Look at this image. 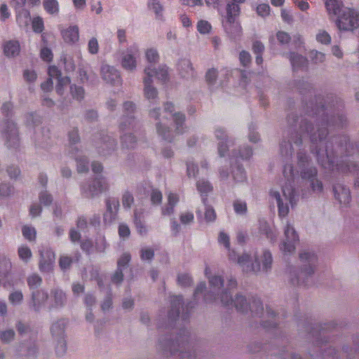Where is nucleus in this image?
<instances>
[{
	"label": "nucleus",
	"instance_id": "obj_1",
	"mask_svg": "<svg viewBox=\"0 0 359 359\" xmlns=\"http://www.w3.org/2000/svg\"><path fill=\"white\" fill-rule=\"evenodd\" d=\"M330 102L323 104L320 97H316V103L310 102L305 105L306 111L300 117L296 114L287 116L288 140H283L280 151L286 160H290L294 144L302 145L303 138L308 137L311 142V151L315 154L322 168L331 172L355 173L358 165L351 161L359 153L358 146L351 143L346 135L327 138L328 128H339L346 124L343 113L344 104L337 97L327 98Z\"/></svg>",
	"mask_w": 359,
	"mask_h": 359
},
{
	"label": "nucleus",
	"instance_id": "obj_2",
	"mask_svg": "<svg viewBox=\"0 0 359 359\" xmlns=\"http://www.w3.org/2000/svg\"><path fill=\"white\" fill-rule=\"evenodd\" d=\"M298 171L294 172L291 163H285L283 166L284 183L282 184V193L271 190L270 196L277 203L278 215L285 218L288 215L290 208H294L299 201V194L295 185L301 180L303 182H308L314 193L320 194L323 190V185L317 178L318 170L311 165V161L304 149L297 151Z\"/></svg>",
	"mask_w": 359,
	"mask_h": 359
},
{
	"label": "nucleus",
	"instance_id": "obj_3",
	"mask_svg": "<svg viewBox=\"0 0 359 359\" xmlns=\"http://www.w3.org/2000/svg\"><path fill=\"white\" fill-rule=\"evenodd\" d=\"M210 269L205 267V275L208 279L210 290H206L205 282H201L195 289L194 298L198 301L201 296L205 303H220L226 308L235 307L241 313H248L249 311L254 316H262L264 315V307L259 298L252 297L248 301L243 295L238 294L234 299L232 298L231 290L236 288L237 281L230 277L228 279L226 287H224V279L220 275L210 276Z\"/></svg>",
	"mask_w": 359,
	"mask_h": 359
},
{
	"label": "nucleus",
	"instance_id": "obj_4",
	"mask_svg": "<svg viewBox=\"0 0 359 359\" xmlns=\"http://www.w3.org/2000/svg\"><path fill=\"white\" fill-rule=\"evenodd\" d=\"M215 136L218 140L217 150L220 157L229 156L231 162V176L235 184H242L247 182L248 177L240 161H245L250 159L253 151L251 147L247 144L241 146L238 149H233L230 152V148L234 144V140L229 137L224 128L217 127Z\"/></svg>",
	"mask_w": 359,
	"mask_h": 359
},
{
	"label": "nucleus",
	"instance_id": "obj_5",
	"mask_svg": "<svg viewBox=\"0 0 359 359\" xmlns=\"http://www.w3.org/2000/svg\"><path fill=\"white\" fill-rule=\"evenodd\" d=\"M218 242L229 251V260L238 263L243 271L257 273L263 271L267 272L271 269L273 257L269 250L264 249L260 254L256 252L253 257L245 252L238 257L234 250L230 249L228 234L221 231L219 234Z\"/></svg>",
	"mask_w": 359,
	"mask_h": 359
},
{
	"label": "nucleus",
	"instance_id": "obj_6",
	"mask_svg": "<svg viewBox=\"0 0 359 359\" xmlns=\"http://www.w3.org/2000/svg\"><path fill=\"white\" fill-rule=\"evenodd\" d=\"M149 116L158 121L156 123V131L158 135L165 141L171 142L175 138L174 133L167 127L165 120L172 119L175 126V134L182 135L187 131V127L184 124V114L175 112V107L172 102H167L164 104V110L162 112L160 108L151 110Z\"/></svg>",
	"mask_w": 359,
	"mask_h": 359
},
{
	"label": "nucleus",
	"instance_id": "obj_7",
	"mask_svg": "<svg viewBox=\"0 0 359 359\" xmlns=\"http://www.w3.org/2000/svg\"><path fill=\"white\" fill-rule=\"evenodd\" d=\"M299 259L303 264L300 271L297 272L292 268L288 269L290 281L294 285L309 286L316 266L317 256L313 252L305 251L299 254Z\"/></svg>",
	"mask_w": 359,
	"mask_h": 359
},
{
	"label": "nucleus",
	"instance_id": "obj_8",
	"mask_svg": "<svg viewBox=\"0 0 359 359\" xmlns=\"http://www.w3.org/2000/svg\"><path fill=\"white\" fill-rule=\"evenodd\" d=\"M190 338L189 332L182 330L175 340H161L159 344L165 352H170L171 355L179 351L181 359H193L196 357V353Z\"/></svg>",
	"mask_w": 359,
	"mask_h": 359
},
{
	"label": "nucleus",
	"instance_id": "obj_9",
	"mask_svg": "<svg viewBox=\"0 0 359 359\" xmlns=\"http://www.w3.org/2000/svg\"><path fill=\"white\" fill-rule=\"evenodd\" d=\"M245 0H231L226 6L224 13L222 14V24L224 32L231 39L239 37L242 34V27L238 16L241 13L240 4Z\"/></svg>",
	"mask_w": 359,
	"mask_h": 359
},
{
	"label": "nucleus",
	"instance_id": "obj_10",
	"mask_svg": "<svg viewBox=\"0 0 359 359\" xmlns=\"http://www.w3.org/2000/svg\"><path fill=\"white\" fill-rule=\"evenodd\" d=\"M135 105L132 102H126L123 104L124 115L120 123V130L123 133L121 136V144L123 148L133 149L136 145V139L129 130L136 131L137 122L135 121L133 114L135 111Z\"/></svg>",
	"mask_w": 359,
	"mask_h": 359
},
{
	"label": "nucleus",
	"instance_id": "obj_11",
	"mask_svg": "<svg viewBox=\"0 0 359 359\" xmlns=\"http://www.w3.org/2000/svg\"><path fill=\"white\" fill-rule=\"evenodd\" d=\"M13 108V104L9 102H5L1 107V113L5 116L1 133L8 148L16 149L20 145V138L17 125L12 118Z\"/></svg>",
	"mask_w": 359,
	"mask_h": 359
},
{
	"label": "nucleus",
	"instance_id": "obj_12",
	"mask_svg": "<svg viewBox=\"0 0 359 359\" xmlns=\"http://www.w3.org/2000/svg\"><path fill=\"white\" fill-rule=\"evenodd\" d=\"M92 170L97 175L96 177L88 183L81 184V194L86 198H93L98 196L108 188L106 179L101 175L103 166L100 163L93 162Z\"/></svg>",
	"mask_w": 359,
	"mask_h": 359
},
{
	"label": "nucleus",
	"instance_id": "obj_13",
	"mask_svg": "<svg viewBox=\"0 0 359 359\" xmlns=\"http://www.w3.org/2000/svg\"><path fill=\"white\" fill-rule=\"evenodd\" d=\"M41 117L36 113H31L27 115L26 125L30 130H34L33 140L36 146L44 147L50 139V130L48 128L42 127Z\"/></svg>",
	"mask_w": 359,
	"mask_h": 359
},
{
	"label": "nucleus",
	"instance_id": "obj_14",
	"mask_svg": "<svg viewBox=\"0 0 359 359\" xmlns=\"http://www.w3.org/2000/svg\"><path fill=\"white\" fill-rule=\"evenodd\" d=\"M68 137L69 142V153L76 162L77 171L79 172H87L88 170V161L87 158L82 154V151H80L76 146V144L79 142L77 129H74L69 132Z\"/></svg>",
	"mask_w": 359,
	"mask_h": 359
},
{
	"label": "nucleus",
	"instance_id": "obj_15",
	"mask_svg": "<svg viewBox=\"0 0 359 359\" xmlns=\"http://www.w3.org/2000/svg\"><path fill=\"white\" fill-rule=\"evenodd\" d=\"M299 240V235L294 226L287 221L284 227V240L280 244V251L284 255L292 254L296 249V245L298 243Z\"/></svg>",
	"mask_w": 359,
	"mask_h": 359
},
{
	"label": "nucleus",
	"instance_id": "obj_16",
	"mask_svg": "<svg viewBox=\"0 0 359 359\" xmlns=\"http://www.w3.org/2000/svg\"><path fill=\"white\" fill-rule=\"evenodd\" d=\"M192 302L188 303L185 306L183 304V298L181 295H173L170 297V310L168 312V318L170 321H175L179 318L182 309V318L187 320L189 316V308H192Z\"/></svg>",
	"mask_w": 359,
	"mask_h": 359
},
{
	"label": "nucleus",
	"instance_id": "obj_17",
	"mask_svg": "<svg viewBox=\"0 0 359 359\" xmlns=\"http://www.w3.org/2000/svg\"><path fill=\"white\" fill-rule=\"evenodd\" d=\"M337 25L341 30L352 31L359 27V13L351 8H345L338 15Z\"/></svg>",
	"mask_w": 359,
	"mask_h": 359
},
{
	"label": "nucleus",
	"instance_id": "obj_18",
	"mask_svg": "<svg viewBox=\"0 0 359 359\" xmlns=\"http://www.w3.org/2000/svg\"><path fill=\"white\" fill-rule=\"evenodd\" d=\"M140 55L139 45L136 43L131 44L121 53V67L127 71H134L137 67V59L140 57Z\"/></svg>",
	"mask_w": 359,
	"mask_h": 359
},
{
	"label": "nucleus",
	"instance_id": "obj_19",
	"mask_svg": "<svg viewBox=\"0 0 359 359\" xmlns=\"http://www.w3.org/2000/svg\"><path fill=\"white\" fill-rule=\"evenodd\" d=\"M39 268L42 273H49L53 269L55 262V252L48 246H42L39 250Z\"/></svg>",
	"mask_w": 359,
	"mask_h": 359
},
{
	"label": "nucleus",
	"instance_id": "obj_20",
	"mask_svg": "<svg viewBox=\"0 0 359 359\" xmlns=\"http://www.w3.org/2000/svg\"><path fill=\"white\" fill-rule=\"evenodd\" d=\"M48 79H55L57 80L56 92L58 95H62L65 93V89L67 87L71 82L69 76H62L60 70L55 66H50L48 67Z\"/></svg>",
	"mask_w": 359,
	"mask_h": 359
},
{
	"label": "nucleus",
	"instance_id": "obj_21",
	"mask_svg": "<svg viewBox=\"0 0 359 359\" xmlns=\"http://www.w3.org/2000/svg\"><path fill=\"white\" fill-rule=\"evenodd\" d=\"M131 259V256L128 252H124L117 261V269L111 276V283L114 285H120L123 280V271L125 270Z\"/></svg>",
	"mask_w": 359,
	"mask_h": 359
},
{
	"label": "nucleus",
	"instance_id": "obj_22",
	"mask_svg": "<svg viewBox=\"0 0 359 359\" xmlns=\"http://www.w3.org/2000/svg\"><path fill=\"white\" fill-rule=\"evenodd\" d=\"M95 145L100 155L107 156L115 149L116 142L111 136L101 134L99 140L95 142Z\"/></svg>",
	"mask_w": 359,
	"mask_h": 359
},
{
	"label": "nucleus",
	"instance_id": "obj_23",
	"mask_svg": "<svg viewBox=\"0 0 359 359\" xmlns=\"http://www.w3.org/2000/svg\"><path fill=\"white\" fill-rule=\"evenodd\" d=\"M67 302V295L58 287L50 290L48 299V309H58L65 306Z\"/></svg>",
	"mask_w": 359,
	"mask_h": 359
},
{
	"label": "nucleus",
	"instance_id": "obj_24",
	"mask_svg": "<svg viewBox=\"0 0 359 359\" xmlns=\"http://www.w3.org/2000/svg\"><path fill=\"white\" fill-rule=\"evenodd\" d=\"M144 74L145 77L152 80L155 77L163 83L168 81V68L164 65H159L158 68L154 67L153 65H148L144 69Z\"/></svg>",
	"mask_w": 359,
	"mask_h": 359
},
{
	"label": "nucleus",
	"instance_id": "obj_25",
	"mask_svg": "<svg viewBox=\"0 0 359 359\" xmlns=\"http://www.w3.org/2000/svg\"><path fill=\"white\" fill-rule=\"evenodd\" d=\"M49 294L43 290H36L32 292L30 306L35 311H39L46 305L48 308Z\"/></svg>",
	"mask_w": 359,
	"mask_h": 359
},
{
	"label": "nucleus",
	"instance_id": "obj_26",
	"mask_svg": "<svg viewBox=\"0 0 359 359\" xmlns=\"http://www.w3.org/2000/svg\"><path fill=\"white\" fill-rule=\"evenodd\" d=\"M106 212L104 214L103 219L106 224L112 223L116 218L118 208L119 201L116 198H109L106 200Z\"/></svg>",
	"mask_w": 359,
	"mask_h": 359
},
{
	"label": "nucleus",
	"instance_id": "obj_27",
	"mask_svg": "<svg viewBox=\"0 0 359 359\" xmlns=\"http://www.w3.org/2000/svg\"><path fill=\"white\" fill-rule=\"evenodd\" d=\"M102 79L107 83L113 85L121 83V79L119 72L108 65H103L101 67Z\"/></svg>",
	"mask_w": 359,
	"mask_h": 359
},
{
	"label": "nucleus",
	"instance_id": "obj_28",
	"mask_svg": "<svg viewBox=\"0 0 359 359\" xmlns=\"http://www.w3.org/2000/svg\"><path fill=\"white\" fill-rule=\"evenodd\" d=\"M333 192L334 198L339 203L343 205L349 204L351 197L348 188L341 184H335L333 185Z\"/></svg>",
	"mask_w": 359,
	"mask_h": 359
},
{
	"label": "nucleus",
	"instance_id": "obj_29",
	"mask_svg": "<svg viewBox=\"0 0 359 359\" xmlns=\"http://www.w3.org/2000/svg\"><path fill=\"white\" fill-rule=\"evenodd\" d=\"M177 70L182 77L190 79L194 76V69L189 59H180L177 65Z\"/></svg>",
	"mask_w": 359,
	"mask_h": 359
},
{
	"label": "nucleus",
	"instance_id": "obj_30",
	"mask_svg": "<svg viewBox=\"0 0 359 359\" xmlns=\"http://www.w3.org/2000/svg\"><path fill=\"white\" fill-rule=\"evenodd\" d=\"M289 59L294 71L307 67L308 60L304 56L291 52L289 55Z\"/></svg>",
	"mask_w": 359,
	"mask_h": 359
},
{
	"label": "nucleus",
	"instance_id": "obj_31",
	"mask_svg": "<svg viewBox=\"0 0 359 359\" xmlns=\"http://www.w3.org/2000/svg\"><path fill=\"white\" fill-rule=\"evenodd\" d=\"M4 53L7 57H13L19 55L20 45L17 40L7 41L4 43Z\"/></svg>",
	"mask_w": 359,
	"mask_h": 359
},
{
	"label": "nucleus",
	"instance_id": "obj_32",
	"mask_svg": "<svg viewBox=\"0 0 359 359\" xmlns=\"http://www.w3.org/2000/svg\"><path fill=\"white\" fill-rule=\"evenodd\" d=\"M15 11L16 21L18 25L22 28H27L31 22L29 11L24 8H16Z\"/></svg>",
	"mask_w": 359,
	"mask_h": 359
},
{
	"label": "nucleus",
	"instance_id": "obj_33",
	"mask_svg": "<svg viewBox=\"0 0 359 359\" xmlns=\"http://www.w3.org/2000/svg\"><path fill=\"white\" fill-rule=\"evenodd\" d=\"M62 35L65 42L74 43L79 39V27L76 25L70 26L62 32Z\"/></svg>",
	"mask_w": 359,
	"mask_h": 359
},
{
	"label": "nucleus",
	"instance_id": "obj_34",
	"mask_svg": "<svg viewBox=\"0 0 359 359\" xmlns=\"http://www.w3.org/2000/svg\"><path fill=\"white\" fill-rule=\"evenodd\" d=\"M68 323L67 319H60L53 323L50 327V332L53 339L65 336V329Z\"/></svg>",
	"mask_w": 359,
	"mask_h": 359
},
{
	"label": "nucleus",
	"instance_id": "obj_35",
	"mask_svg": "<svg viewBox=\"0 0 359 359\" xmlns=\"http://www.w3.org/2000/svg\"><path fill=\"white\" fill-rule=\"evenodd\" d=\"M153 80L149 78L144 79V93L145 97L149 100H154L157 98L158 91L156 88L152 86Z\"/></svg>",
	"mask_w": 359,
	"mask_h": 359
},
{
	"label": "nucleus",
	"instance_id": "obj_36",
	"mask_svg": "<svg viewBox=\"0 0 359 359\" xmlns=\"http://www.w3.org/2000/svg\"><path fill=\"white\" fill-rule=\"evenodd\" d=\"M325 7L329 15L337 16L341 11L343 4L341 0H325Z\"/></svg>",
	"mask_w": 359,
	"mask_h": 359
},
{
	"label": "nucleus",
	"instance_id": "obj_37",
	"mask_svg": "<svg viewBox=\"0 0 359 359\" xmlns=\"http://www.w3.org/2000/svg\"><path fill=\"white\" fill-rule=\"evenodd\" d=\"M179 201V197L176 194L169 193L168 196V205L162 208L163 215H170L174 212V208Z\"/></svg>",
	"mask_w": 359,
	"mask_h": 359
},
{
	"label": "nucleus",
	"instance_id": "obj_38",
	"mask_svg": "<svg viewBox=\"0 0 359 359\" xmlns=\"http://www.w3.org/2000/svg\"><path fill=\"white\" fill-rule=\"evenodd\" d=\"M197 189L201 195V200L204 205H206L208 201L207 194L212 190L210 183L205 180H199L196 184Z\"/></svg>",
	"mask_w": 359,
	"mask_h": 359
},
{
	"label": "nucleus",
	"instance_id": "obj_39",
	"mask_svg": "<svg viewBox=\"0 0 359 359\" xmlns=\"http://www.w3.org/2000/svg\"><path fill=\"white\" fill-rule=\"evenodd\" d=\"M266 316L269 318V320H263L262 325L266 329L276 327L278 325V318L269 306H266Z\"/></svg>",
	"mask_w": 359,
	"mask_h": 359
},
{
	"label": "nucleus",
	"instance_id": "obj_40",
	"mask_svg": "<svg viewBox=\"0 0 359 359\" xmlns=\"http://www.w3.org/2000/svg\"><path fill=\"white\" fill-rule=\"evenodd\" d=\"M260 231L270 239L271 243H274L276 241L278 236L277 230L274 228L270 227L266 223L261 224Z\"/></svg>",
	"mask_w": 359,
	"mask_h": 359
},
{
	"label": "nucleus",
	"instance_id": "obj_41",
	"mask_svg": "<svg viewBox=\"0 0 359 359\" xmlns=\"http://www.w3.org/2000/svg\"><path fill=\"white\" fill-rule=\"evenodd\" d=\"M43 4L48 13L51 15L58 13L59 4L57 0H43Z\"/></svg>",
	"mask_w": 359,
	"mask_h": 359
},
{
	"label": "nucleus",
	"instance_id": "obj_42",
	"mask_svg": "<svg viewBox=\"0 0 359 359\" xmlns=\"http://www.w3.org/2000/svg\"><path fill=\"white\" fill-rule=\"evenodd\" d=\"M148 7L154 11L157 18L161 19L162 18L163 7L158 0H149Z\"/></svg>",
	"mask_w": 359,
	"mask_h": 359
},
{
	"label": "nucleus",
	"instance_id": "obj_43",
	"mask_svg": "<svg viewBox=\"0 0 359 359\" xmlns=\"http://www.w3.org/2000/svg\"><path fill=\"white\" fill-rule=\"evenodd\" d=\"M177 282L180 287H187L191 285L193 280L189 273H181L177 275Z\"/></svg>",
	"mask_w": 359,
	"mask_h": 359
},
{
	"label": "nucleus",
	"instance_id": "obj_44",
	"mask_svg": "<svg viewBox=\"0 0 359 359\" xmlns=\"http://www.w3.org/2000/svg\"><path fill=\"white\" fill-rule=\"evenodd\" d=\"M134 223L138 233H140L142 236L146 235L147 233V227L144 224V222H142L137 215V210H135L134 212Z\"/></svg>",
	"mask_w": 359,
	"mask_h": 359
},
{
	"label": "nucleus",
	"instance_id": "obj_45",
	"mask_svg": "<svg viewBox=\"0 0 359 359\" xmlns=\"http://www.w3.org/2000/svg\"><path fill=\"white\" fill-rule=\"evenodd\" d=\"M70 93L74 100L81 101L84 98L85 91L82 86L71 85Z\"/></svg>",
	"mask_w": 359,
	"mask_h": 359
},
{
	"label": "nucleus",
	"instance_id": "obj_46",
	"mask_svg": "<svg viewBox=\"0 0 359 359\" xmlns=\"http://www.w3.org/2000/svg\"><path fill=\"white\" fill-rule=\"evenodd\" d=\"M56 341L55 352L58 356L63 355L67 351L65 336L54 339Z\"/></svg>",
	"mask_w": 359,
	"mask_h": 359
},
{
	"label": "nucleus",
	"instance_id": "obj_47",
	"mask_svg": "<svg viewBox=\"0 0 359 359\" xmlns=\"http://www.w3.org/2000/svg\"><path fill=\"white\" fill-rule=\"evenodd\" d=\"M18 253L20 259L25 262H27L32 256L30 248L27 245H22L19 247Z\"/></svg>",
	"mask_w": 359,
	"mask_h": 359
},
{
	"label": "nucleus",
	"instance_id": "obj_48",
	"mask_svg": "<svg viewBox=\"0 0 359 359\" xmlns=\"http://www.w3.org/2000/svg\"><path fill=\"white\" fill-rule=\"evenodd\" d=\"M145 57L147 61L150 64L149 65H153V64L158 61L159 55L156 49L151 48L146 50Z\"/></svg>",
	"mask_w": 359,
	"mask_h": 359
},
{
	"label": "nucleus",
	"instance_id": "obj_49",
	"mask_svg": "<svg viewBox=\"0 0 359 359\" xmlns=\"http://www.w3.org/2000/svg\"><path fill=\"white\" fill-rule=\"evenodd\" d=\"M42 283L41 278L37 274H32L27 278V285L30 290L37 289Z\"/></svg>",
	"mask_w": 359,
	"mask_h": 359
},
{
	"label": "nucleus",
	"instance_id": "obj_50",
	"mask_svg": "<svg viewBox=\"0 0 359 359\" xmlns=\"http://www.w3.org/2000/svg\"><path fill=\"white\" fill-rule=\"evenodd\" d=\"M297 88L299 90V93L303 95H306L307 93L311 95L313 90V87L311 84L304 81H298L297 83Z\"/></svg>",
	"mask_w": 359,
	"mask_h": 359
},
{
	"label": "nucleus",
	"instance_id": "obj_51",
	"mask_svg": "<svg viewBox=\"0 0 359 359\" xmlns=\"http://www.w3.org/2000/svg\"><path fill=\"white\" fill-rule=\"evenodd\" d=\"M24 347L27 348V352H26V353H25V355L26 356H34L36 353L37 348L36 346L35 341H30L27 344H22V346H20V349H18L17 351L18 353L22 352V349Z\"/></svg>",
	"mask_w": 359,
	"mask_h": 359
},
{
	"label": "nucleus",
	"instance_id": "obj_52",
	"mask_svg": "<svg viewBox=\"0 0 359 359\" xmlns=\"http://www.w3.org/2000/svg\"><path fill=\"white\" fill-rule=\"evenodd\" d=\"M107 245L105 237L99 234L95 239V250L99 252H104L107 248Z\"/></svg>",
	"mask_w": 359,
	"mask_h": 359
},
{
	"label": "nucleus",
	"instance_id": "obj_53",
	"mask_svg": "<svg viewBox=\"0 0 359 359\" xmlns=\"http://www.w3.org/2000/svg\"><path fill=\"white\" fill-rule=\"evenodd\" d=\"M233 210L238 215H245L247 212V204L245 201L236 200L233 202Z\"/></svg>",
	"mask_w": 359,
	"mask_h": 359
},
{
	"label": "nucleus",
	"instance_id": "obj_54",
	"mask_svg": "<svg viewBox=\"0 0 359 359\" xmlns=\"http://www.w3.org/2000/svg\"><path fill=\"white\" fill-rule=\"evenodd\" d=\"M309 57L313 62L316 64L322 63L325 60V55L316 50H312L309 53Z\"/></svg>",
	"mask_w": 359,
	"mask_h": 359
},
{
	"label": "nucleus",
	"instance_id": "obj_55",
	"mask_svg": "<svg viewBox=\"0 0 359 359\" xmlns=\"http://www.w3.org/2000/svg\"><path fill=\"white\" fill-rule=\"evenodd\" d=\"M134 198L133 194L126 191L123 193L122 196V204L125 209H130L133 204Z\"/></svg>",
	"mask_w": 359,
	"mask_h": 359
},
{
	"label": "nucleus",
	"instance_id": "obj_56",
	"mask_svg": "<svg viewBox=\"0 0 359 359\" xmlns=\"http://www.w3.org/2000/svg\"><path fill=\"white\" fill-rule=\"evenodd\" d=\"M33 31L36 33H41L44 29L43 21L41 17H35L31 20Z\"/></svg>",
	"mask_w": 359,
	"mask_h": 359
},
{
	"label": "nucleus",
	"instance_id": "obj_57",
	"mask_svg": "<svg viewBox=\"0 0 359 359\" xmlns=\"http://www.w3.org/2000/svg\"><path fill=\"white\" fill-rule=\"evenodd\" d=\"M22 234L26 239L31 241L35 240L36 232L34 227L29 226H24L22 227Z\"/></svg>",
	"mask_w": 359,
	"mask_h": 359
},
{
	"label": "nucleus",
	"instance_id": "obj_58",
	"mask_svg": "<svg viewBox=\"0 0 359 359\" xmlns=\"http://www.w3.org/2000/svg\"><path fill=\"white\" fill-rule=\"evenodd\" d=\"M212 29L211 25L206 20H200L197 23V30L202 34H208Z\"/></svg>",
	"mask_w": 359,
	"mask_h": 359
},
{
	"label": "nucleus",
	"instance_id": "obj_59",
	"mask_svg": "<svg viewBox=\"0 0 359 359\" xmlns=\"http://www.w3.org/2000/svg\"><path fill=\"white\" fill-rule=\"evenodd\" d=\"M15 337V332L13 330H7L5 331H3L0 333V339L1 341L4 344H8Z\"/></svg>",
	"mask_w": 359,
	"mask_h": 359
},
{
	"label": "nucleus",
	"instance_id": "obj_60",
	"mask_svg": "<svg viewBox=\"0 0 359 359\" xmlns=\"http://www.w3.org/2000/svg\"><path fill=\"white\" fill-rule=\"evenodd\" d=\"M39 198L40 203L44 206H48L53 202V197L47 191H41Z\"/></svg>",
	"mask_w": 359,
	"mask_h": 359
},
{
	"label": "nucleus",
	"instance_id": "obj_61",
	"mask_svg": "<svg viewBox=\"0 0 359 359\" xmlns=\"http://www.w3.org/2000/svg\"><path fill=\"white\" fill-rule=\"evenodd\" d=\"M320 359H339L337 352L334 348L329 347L324 350L320 355Z\"/></svg>",
	"mask_w": 359,
	"mask_h": 359
},
{
	"label": "nucleus",
	"instance_id": "obj_62",
	"mask_svg": "<svg viewBox=\"0 0 359 359\" xmlns=\"http://www.w3.org/2000/svg\"><path fill=\"white\" fill-rule=\"evenodd\" d=\"M73 262V259L69 256L63 255L60 257L59 265L62 271L69 269Z\"/></svg>",
	"mask_w": 359,
	"mask_h": 359
},
{
	"label": "nucleus",
	"instance_id": "obj_63",
	"mask_svg": "<svg viewBox=\"0 0 359 359\" xmlns=\"http://www.w3.org/2000/svg\"><path fill=\"white\" fill-rule=\"evenodd\" d=\"M13 191V188L9 184L2 183L0 184V198H4L8 197Z\"/></svg>",
	"mask_w": 359,
	"mask_h": 359
},
{
	"label": "nucleus",
	"instance_id": "obj_64",
	"mask_svg": "<svg viewBox=\"0 0 359 359\" xmlns=\"http://www.w3.org/2000/svg\"><path fill=\"white\" fill-rule=\"evenodd\" d=\"M316 40L322 44L327 45L330 43L331 36L327 32L321 30L316 34Z\"/></svg>",
	"mask_w": 359,
	"mask_h": 359
}]
</instances>
